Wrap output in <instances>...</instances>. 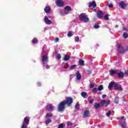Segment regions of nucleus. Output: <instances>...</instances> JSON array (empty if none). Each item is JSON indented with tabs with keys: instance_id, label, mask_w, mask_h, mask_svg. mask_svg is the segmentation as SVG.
<instances>
[{
	"instance_id": "f257e3e1",
	"label": "nucleus",
	"mask_w": 128,
	"mask_h": 128,
	"mask_svg": "<svg viewBox=\"0 0 128 128\" xmlns=\"http://www.w3.org/2000/svg\"><path fill=\"white\" fill-rule=\"evenodd\" d=\"M72 104V98L68 97L66 98V100H64L60 102L58 106V110L59 112H64L66 108V104L70 106Z\"/></svg>"
},
{
	"instance_id": "f03ea898",
	"label": "nucleus",
	"mask_w": 128,
	"mask_h": 128,
	"mask_svg": "<svg viewBox=\"0 0 128 128\" xmlns=\"http://www.w3.org/2000/svg\"><path fill=\"white\" fill-rule=\"evenodd\" d=\"M70 12H72V8L70 6H66L64 10L61 12V14L62 16H65V14H70Z\"/></svg>"
},
{
	"instance_id": "7ed1b4c3",
	"label": "nucleus",
	"mask_w": 128,
	"mask_h": 128,
	"mask_svg": "<svg viewBox=\"0 0 128 128\" xmlns=\"http://www.w3.org/2000/svg\"><path fill=\"white\" fill-rule=\"evenodd\" d=\"M80 20L84 22H88L90 20V19L86 17L85 14H81L80 16Z\"/></svg>"
},
{
	"instance_id": "20e7f679",
	"label": "nucleus",
	"mask_w": 128,
	"mask_h": 128,
	"mask_svg": "<svg viewBox=\"0 0 128 128\" xmlns=\"http://www.w3.org/2000/svg\"><path fill=\"white\" fill-rule=\"evenodd\" d=\"M120 125L121 126L122 128H126V120L124 118V117H122L120 118Z\"/></svg>"
},
{
	"instance_id": "39448f33",
	"label": "nucleus",
	"mask_w": 128,
	"mask_h": 128,
	"mask_svg": "<svg viewBox=\"0 0 128 128\" xmlns=\"http://www.w3.org/2000/svg\"><path fill=\"white\" fill-rule=\"evenodd\" d=\"M114 90H122V86H118V83L116 82H114Z\"/></svg>"
},
{
	"instance_id": "423d86ee",
	"label": "nucleus",
	"mask_w": 128,
	"mask_h": 128,
	"mask_svg": "<svg viewBox=\"0 0 128 128\" xmlns=\"http://www.w3.org/2000/svg\"><path fill=\"white\" fill-rule=\"evenodd\" d=\"M110 104V100H108V101L106 100H102L101 102V104L104 106H108V104Z\"/></svg>"
},
{
	"instance_id": "0eeeda50",
	"label": "nucleus",
	"mask_w": 128,
	"mask_h": 128,
	"mask_svg": "<svg viewBox=\"0 0 128 128\" xmlns=\"http://www.w3.org/2000/svg\"><path fill=\"white\" fill-rule=\"evenodd\" d=\"M42 62H43V64H44L46 62H48V55L46 54L42 56Z\"/></svg>"
},
{
	"instance_id": "6e6552de",
	"label": "nucleus",
	"mask_w": 128,
	"mask_h": 128,
	"mask_svg": "<svg viewBox=\"0 0 128 128\" xmlns=\"http://www.w3.org/2000/svg\"><path fill=\"white\" fill-rule=\"evenodd\" d=\"M44 22L46 24H52V20H48V18L46 16L44 18Z\"/></svg>"
},
{
	"instance_id": "1a4fd4ad",
	"label": "nucleus",
	"mask_w": 128,
	"mask_h": 128,
	"mask_svg": "<svg viewBox=\"0 0 128 128\" xmlns=\"http://www.w3.org/2000/svg\"><path fill=\"white\" fill-rule=\"evenodd\" d=\"M118 70H114L112 69H111L110 70V76H114V74H118Z\"/></svg>"
},
{
	"instance_id": "9d476101",
	"label": "nucleus",
	"mask_w": 128,
	"mask_h": 128,
	"mask_svg": "<svg viewBox=\"0 0 128 128\" xmlns=\"http://www.w3.org/2000/svg\"><path fill=\"white\" fill-rule=\"evenodd\" d=\"M119 6H120V8H123V10H125L126 8V6H128L126 5V4H125L124 3V2H121L119 3Z\"/></svg>"
},
{
	"instance_id": "9b49d317",
	"label": "nucleus",
	"mask_w": 128,
	"mask_h": 128,
	"mask_svg": "<svg viewBox=\"0 0 128 128\" xmlns=\"http://www.w3.org/2000/svg\"><path fill=\"white\" fill-rule=\"evenodd\" d=\"M96 6V4L95 1L90 2L89 8H94Z\"/></svg>"
},
{
	"instance_id": "f8f14e48",
	"label": "nucleus",
	"mask_w": 128,
	"mask_h": 128,
	"mask_svg": "<svg viewBox=\"0 0 128 128\" xmlns=\"http://www.w3.org/2000/svg\"><path fill=\"white\" fill-rule=\"evenodd\" d=\"M23 124H26L28 126V124H30V118L28 117L25 118H24Z\"/></svg>"
},
{
	"instance_id": "ddd939ff",
	"label": "nucleus",
	"mask_w": 128,
	"mask_h": 128,
	"mask_svg": "<svg viewBox=\"0 0 128 128\" xmlns=\"http://www.w3.org/2000/svg\"><path fill=\"white\" fill-rule=\"evenodd\" d=\"M56 4L58 6H64V2L61 0H58Z\"/></svg>"
},
{
	"instance_id": "4468645a",
	"label": "nucleus",
	"mask_w": 128,
	"mask_h": 128,
	"mask_svg": "<svg viewBox=\"0 0 128 128\" xmlns=\"http://www.w3.org/2000/svg\"><path fill=\"white\" fill-rule=\"evenodd\" d=\"M54 106H52L48 104H47V106H46V110H51L52 111V110H54Z\"/></svg>"
},
{
	"instance_id": "2eb2a0df",
	"label": "nucleus",
	"mask_w": 128,
	"mask_h": 128,
	"mask_svg": "<svg viewBox=\"0 0 128 128\" xmlns=\"http://www.w3.org/2000/svg\"><path fill=\"white\" fill-rule=\"evenodd\" d=\"M118 50H120V52H124V47L120 44L118 45Z\"/></svg>"
},
{
	"instance_id": "dca6fc26",
	"label": "nucleus",
	"mask_w": 128,
	"mask_h": 128,
	"mask_svg": "<svg viewBox=\"0 0 128 128\" xmlns=\"http://www.w3.org/2000/svg\"><path fill=\"white\" fill-rule=\"evenodd\" d=\"M76 78L77 80H80L82 78V76L80 74V72H76Z\"/></svg>"
},
{
	"instance_id": "f3484780",
	"label": "nucleus",
	"mask_w": 128,
	"mask_h": 128,
	"mask_svg": "<svg viewBox=\"0 0 128 128\" xmlns=\"http://www.w3.org/2000/svg\"><path fill=\"white\" fill-rule=\"evenodd\" d=\"M97 16L99 18H102V16H104V14H102V12L101 11H100L97 12Z\"/></svg>"
},
{
	"instance_id": "a211bd4d",
	"label": "nucleus",
	"mask_w": 128,
	"mask_h": 128,
	"mask_svg": "<svg viewBox=\"0 0 128 128\" xmlns=\"http://www.w3.org/2000/svg\"><path fill=\"white\" fill-rule=\"evenodd\" d=\"M117 74L119 78H124V72H120L118 70V72H117Z\"/></svg>"
},
{
	"instance_id": "6ab92c4d",
	"label": "nucleus",
	"mask_w": 128,
	"mask_h": 128,
	"mask_svg": "<svg viewBox=\"0 0 128 128\" xmlns=\"http://www.w3.org/2000/svg\"><path fill=\"white\" fill-rule=\"evenodd\" d=\"M45 12H50V7L48 6H46L44 8V10Z\"/></svg>"
},
{
	"instance_id": "aec40b11",
	"label": "nucleus",
	"mask_w": 128,
	"mask_h": 128,
	"mask_svg": "<svg viewBox=\"0 0 128 128\" xmlns=\"http://www.w3.org/2000/svg\"><path fill=\"white\" fill-rule=\"evenodd\" d=\"M112 86H114V82H110L108 85V88L110 90H112Z\"/></svg>"
},
{
	"instance_id": "412c9836",
	"label": "nucleus",
	"mask_w": 128,
	"mask_h": 128,
	"mask_svg": "<svg viewBox=\"0 0 128 128\" xmlns=\"http://www.w3.org/2000/svg\"><path fill=\"white\" fill-rule=\"evenodd\" d=\"M88 100L90 104H93L94 99V98L90 99V97H88Z\"/></svg>"
},
{
	"instance_id": "4be33fe9",
	"label": "nucleus",
	"mask_w": 128,
	"mask_h": 128,
	"mask_svg": "<svg viewBox=\"0 0 128 128\" xmlns=\"http://www.w3.org/2000/svg\"><path fill=\"white\" fill-rule=\"evenodd\" d=\"M88 114H90V112L88 111H85L84 113V116L86 118V116H88Z\"/></svg>"
},
{
	"instance_id": "5701e85b",
	"label": "nucleus",
	"mask_w": 128,
	"mask_h": 128,
	"mask_svg": "<svg viewBox=\"0 0 128 128\" xmlns=\"http://www.w3.org/2000/svg\"><path fill=\"white\" fill-rule=\"evenodd\" d=\"M94 108L96 110H98V108H100V104H96L94 105Z\"/></svg>"
},
{
	"instance_id": "b1692460",
	"label": "nucleus",
	"mask_w": 128,
	"mask_h": 128,
	"mask_svg": "<svg viewBox=\"0 0 128 128\" xmlns=\"http://www.w3.org/2000/svg\"><path fill=\"white\" fill-rule=\"evenodd\" d=\"M64 62H68V60H70V56H65L64 58Z\"/></svg>"
},
{
	"instance_id": "393cba45",
	"label": "nucleus",
	"mask_w": 128,
	"mask_h": 128,
	"mask_svg": "<svg viewBox=\"0 0 128 128\" xmlns=\"http://www.w3.org/2000/svg\"><path fill=\"white\" fill-rule=\"evenodd\" d=\"M104 90V86H102V85H100L98 88V90L100 92L101 90Z\"/></svg>"
},
{
	"instance_id": "a878e982",
	"label": "nucleus",
	"mask_w": 128,
	"mask_h": 128,
	"mask_svg": "<svg viewBox=\"0 0 128 128\" xmlns=\"http://www.w3.org/2000/svg\"><path fill=\"white\" fill-rule=\"evenodd\" d=\"M51 116H52V113H48L46 114V118H51Z\"/></svg>"
},
{
	"instance_id": "bb28decb",
	"label": "nucleus",
	"mask_w": 128,
	"mask_h": 128,
	"mask_svg": "<svg viewBox=\"0 0 128 128\" xmlns=\"http://www.w3.org/2000/svg\"><path fill=\"white\" fill-rule=\"evenodd\" d=\"M32 44H36V42H38V39L34 38L32 40Z\"/></svg>"
},
{
	"instance_id": "cd10ccee",
	"label": "nucleus",
	"mask_w": 128,
	"mask_h": 128,
	"mask_svg": "<svg viewBox=\"0 0 128 128\" xmlns=\"http://www.w3.org/2000/svg\"><path fill=\"white\" fill-rule=\"evenodd\" d=\"M98 88H94L92 90V92L94 93L98 92Z\"/></svg>"
},
{
	"instance_id": "c85d7f7f",
	"label": "nucleus",
	"mask_w": 128,
	"mask_h": 128,
	"mask_svg": "<svg viewBox=\"0 0 128 128\" xmlns=\"http://www.w3.org/2000/svg\"><path fill=\"white\" fill-rule=\"evenodd\" d=\"M81 96H83V98H86V93L84 92H82L81 94Z\"/></svg>"
},
{
	"instance_id": "c756f323",
	"label": "nucleus",
	"mask_w": 128,
	"mask_h": 128,
	"mask_svg": "<svg viewBox=\"0 0 128 128\" xmlns=\"http://www.w3.org/2000/svg\"><path fill=\"white\" fill-rule=\"evenodd\" d=\"M123 37L124 38H128V34L126 33H124L123 34Z\"/></svg>"
},
{
	"instance_id": "7c9ffc66",
	"label": "nucleus",
	"mask_w": 128,
	"mask_h": 128,
	"mask_svg": "<svg viewBox=\"0 0 128 128\" xmlns=\"http://www.w3.org/2000/svg\"><path fill=\"white\" fill-rule=\"evenodd\" d=\"M76 68V65H73V66H72L70 68V70H74Z\"/></svg>"
},
{
	"instance_id": "2f4dec72",
	"label": "nucleus",
	"mask_w": 128,
	"mask_h": 128,
	"mask_svg": "<svg viewBox=\"0 0 128 128\" xmlns=\"http://www.w3.org/2000/svg\"><path fill=\"white\" fill-rule=\"evenodd\" d=\"M79 64H80V66H84V62L83 60H80L79 61Z\"/></svg>"
},
{
	"instance_id": "473e14b6",
	"label": "nucleus",
	"mask_w": 128,
	"mask_h": 128,
	"mask_svg": "<svg viewBox=\"0 0 128 128\" xmlns=\"http://www.w3.org/2000/svg\"><path fill=\"white\" fill-rule=\"evenodd\" d=\"M94 83H91L90 84V88H94Z\"/></svg>"
},
{
	"instance_id": "72a5a7b5",
	"label": "nucleus",
	"mask_w": 128,
	"mask_h": 128,
	"mask_svg": "<svg viewBox=\"0 0 128 128\" xmlns=\"http://www.w3.org/2000/svg\"><path fill=\"white\" fill-rule=\"evenodd\" d=\"M79 108H80V104H78V103H76L75 106V108H76V110H78Z\"/></svg>"
},
{
	"instance_id": "f704fd0d",
	"label": "nucleus",
	"mask_w": 128,
	"mask_h": 128,
	"mask_svg": "<svg viewBox=\"0 0 128 128\" xmlns=\"http://www.w3.org/2000/svg\"><path fill=\"white\" fill-rule=\"evenodd\" d=\"M28 125H26V124H23L21 128H28V126H26Z\"/></svg>"
},
{
	"instance_id": "c9c22d12",
	"label": "nucleus",
	"mask_w": 128,
	"mask_h": 128,
	"mask_svg": "<svg viewBox=\"0 0 128 128\" xmlns=\"http://www.w3.org/2000/svg\"><path fill=\"white\" fill-rule=\"evenodd\" d=\"M50 122H52V120H48L47 121H46V124H48Z\"/></svg>"
},
{
	"instance_id": "e433bc0d",
	"label": "nucleus",
	"mask_w": 128,
	"mask_h": 128,
	"mask_svg": "<svg viewBox=\"0 0 128 128\" xmlns=\"http://www.w3.org/2000/svg\"><path fill=\"white\" fill-rule=\"evenodd\" d=\"M58 128H64V124H60L58 126Z\"/></svg>"
},
{
	"instance_id": "4c0bfd02",
	"label": "nucleus",
	"mask_w": 128,
	"mask_h": 128,
	"mask_svg": "<svg viewBox=\"0 0 128 128\" xmlns=\"http://www.w3.org/2000/svg\"><path fill=\"white\" fill-rule=\"evenodd\" d=\"M80 40V38L78 36L75 37V41H76L77 42Z\"/></svg>"
},
{
	"instance_id": "58836bf2",
	"label": "nucleus",
	"mask_w": 128,
	"mask_h": 128,
	"mask_svg": "<svg viewBox=\"0 0 128 128\" xmlns=\"http://www.w3.org/2000/svg\"><path fill=\"white\" fill-rule=\"evenodd\" d=\"M110 114H112V112L110 111L106 113V116H110Z\"/></svg>"
},
{
	"instance_id": "ea45409f",
	"label": "nucleus",
	"mask_w": 128,
	"mask_h": 128,
	"mask_svg": "<svg viewBox=\"0 0 128 128\" xmlns=\"http://www.w3.org/2000/svg\"><path fill=\"white\" fill-rule=\"evenodd\" d=\"M108 6H109V8H112L114 6L112 4H108Z\"/></svg>"
},
{
	"instance_id": "a19ab883",
	"label": "nucleus",
	"mask_w": 128,
	"mask_h": 128,
	"mask_svg": "<svg viewBox=\"0 0 128 128\" xmlns=\"http://www.w3.org/2000/svg\"><path fill=\"white\" fill-rule=\"evenodd\" d=\"M104 20H108V15H106L104 16Z\"/></svg>"
},
{
	"instance_id": "79ce46f5",
	"label": "nucleus",
	"mask_w": 128,
	"mask_h": 128,
	"mask_svg": "<svg viewBox=\"0 0 128 128\" xmlns=\"http://www.w3.org/2000/svg\"><path fill=\"white\" fill-rule=\"evenodd\" d=\"M72 124L71 122H67V126H72Z\"/></svg>"
},
{
	"instance_id": "37998d69",
	"label": "nucleus",
	"mask_w": 128,
	"mask_h": 128,
	"mask_svg": "<svg viewBox=\"0 0 128 128\" xmlns=\"http://www.w3.org/2000/svg\"><path fill=\"white\" fill-rule=\"evenodd\" d=\"M94 28H100V26H98V24H96L94 26Z\"/></svg>"
},
{
	"instance_id": "c03bdc74",
	"label": "nucleus",
	"mask_w": 128,
	"mask_h": 128,
	"mask_svg": "<svg viewBox=\"0 0 128 128\" xmlns=\"http://www.w3.org/2000/svg\"><path fill=\"white\" fill-rule=\"evenodd\" d=\"M68 36H72V32H69L68 34Z\"/></svg>"
},
{
	"instance_id": "a18cd8bd",
	"label": "nucleus",
	"mask_w": 128,
	"mask_h": 128,
	"mask_svg": "<svg viewBox=\"0 0 128 128\" xmlns=\"http://www.w3.org/2000/svg\"><path fill=\"white\" fill-rule=\"evenodd\" d=\"M60 54H58L57 55V56H56V58L58 59V60H60Z\"/></svg>"
},
{
	"instance_id": "49530a36",
	"label": "nucleus",
	"mask_w": 128,
	"mask_h": 128,
	"mask_svg": "<svg viewBox=\"0 0 128 128\" xmlns=\"http://www.w3.org/2000/svg\"><path fill=\"white\" fill-rule=\"evenodd\" d=\"M54 40L56 42H58V38H55Z\"/></svg>"
},
{
	"instance_id": "de8ad7c7",
	"label": "nucleus",
	"mask_w": 128,
	"mask_h": 128,
	"mask_svg": "<svg viewBox=\"0 0 128 128\" xmlns=\"http://www.w3.org/2000/svg\"><path fill=\"white\" fill-rule=\"evenodd\" d=\"M106 94H104L102 96V98H106Z\"/></svg>"
},
{
	"instance_id": "09e8293b",
	"label": "nucleus",
	"mask_w": 128,
	"mask_h": 128,
	"mask_svg": "<svg viewBox=\"0 0 128 128\" xmlns=\"http://www.w3.org/2000/svg\"><path fill=\"white\" fill-rule=\"evenodd\" d=\"M125 74H126V76H128V70L125 72Z\"/></svg>"
},
{
	"instance_id": "8fccbe9b",
	"label": "nucleus",
	"mask_w": 128,
	"mask_h": 128,
	"mask_svg": "<svg viewBox=\"0 0 128 128\" xmlns=\"http://www.w3.org/2000/svg\"><path fill=\"white\" fill-rule=\"evenodd\" d=\"M50 68V66H46V68L48 69Z\"/></svg>"
},
{
	"instance_id": "3c124183",
	"label": "nucleus",
	"mask_w": 128,
	"mask_h": 128,
	"mask_svg": "<svg viewBox=\"0 0 128 128\" xmlns=\"http://www.w3.org/2000/svg\"><path fill=\"white\" fill-rule=\"evenodd\" d=\"M38 86H40V83H38Z\"/></svg>"
},
{
	"instance_id": "603ef678",
	"label": "nucleus",
	"mask_w": 128,
	"mask_h": 128,
	"mask_svg": "<svg viewBox=\"0 0 128 128\" xmlns=\"http://www.w3.org/2000/svg\"><path fill=\"white\" fill-rule=\"evenodd\" d=\"M118 25L116 26V28H118Z\"/></svg>"
},
{
	"instance_id": "864d4df0",
	"label": "nucleus",
	"mask_w": 128,
	"mask_h": 128,
	"mask_svg": "<svg viewBox=\"0 0 128 128\" xmlns=\"http://www.w3.org/2000/svg\"><path fill=\"white\" fill-rule=\"evenodd\" d=\"M126 50H128V46H127V48L126 49Z\"/></svg>"
},
{
	"instance_id": "5fc2aeb1",
	"label": "nucleus",
	"mask_w": 128,
	"mask_h": 128,
	"mask_svg": "<svg viewBox=\"0 0 128 128\" xmlns=\"http://www.w3.org/2000/svg\"><path fill=\"white\" fill-rule=\"evenodd\" d=\"M64 68H65V67H64Z\"/></svg>"
},
{
	"instance_id": "6e6d98bb",
	"label": "nucleus",
	"mask_w": 128,
	"mask_h": 128,
	"mask_svg": "<svg viewBox=\"0 0 128 128\" xmlns=\"http://www.w3.org/2000/svg\"><path fill=\"white\" fill-rule=\"evenodd\" d=\"M116 102V104H118V102Z\"/></svg>"
},
{
	"instance_id": "4d7b16f0",
	"label": "nucleus",
	"mask_w": 128,
	"mask_h": 128,
	"mask_svg": "<svg viewBox=\"0 0 128 128\" xmlns=\"http://www.w3.org/2000/svg\"><path fill=\"white\" fill-rule=\"evenodd\" d=\"M94 10V11H96V10Z\"/></svg>"
},
{
	"instance_id": "13d9d810",
	"label": "nucleus",
	"mask_w": 128,
	"mask_h": 128,
	"mask_svg": "<svg viewBox=\"0 0 128 128\" xmlns=\"http://www.w3.org/2000/svg\"><path fill=\"white\" fill-rule=\"evenodd\" d=\"M42 52H44V50H42Z\"/></svg>"
}]
</instances>
